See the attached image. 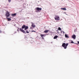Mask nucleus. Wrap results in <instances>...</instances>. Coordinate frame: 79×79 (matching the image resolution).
Wrapping results in <instances>:
<instances>
[{
  "label": "nucleus",
  "instance_id": "23",
  "mask_svg": "<svg viewBox=\"0 0 79 79\" xmlns=\"http://www.w3.org/2000/svg\"><path fill=\"white\" fill-rule=\"evenodd\" d=\"M63 33L64 34V31H63Z\"/></svg>",
  "mask_w": 79,
  "mask_h": 79
},
{
  "label": "nucleus",
  "instance_id": "18",
  "mask_svg": "<svg viewBox=\"0 0 79 79\" xmlns=\"http://www.w3.org/2000/svg\"><path fill=\"white\" fill-rule=\"evenodd\" d=\"M71 44H74V42L73 41H71Z\"/></svg>",
  "mask_w": 79,
  "mask_h": 79
},
{
  "label": "nucleus",
  "instance_id": "14",
  "mask_svg": "<svg viewBox=\"0 0 79 79\" xmlns=\"http://www.w3.org/2000/svg\"><path fill=\"white\" fill-rule=\"evenodd\" d=\"M12 16H16V14H12L11 15Z\"/></svg>",
  "mask_w": 79,
  "mask_h": 79
},
{
  "label": "nucleus",
  "instance_id": "16",
  "mask_svg": "<svg viewBox=\"0 0 79 79\" xmlns=\"http://www.w3.org/2000/svg\"><path fill=\"white\" fill-rule=\"evenodd\" d=\"M26 32L27 33H29V32L27 30H26Z\"/></svg>",
  "mask_w": 79,
  "mask_h": 79
},
{
  "label": "nucleus",
  "instance_id": "2",
  "mask_svg": "<svg viewBox=\"0 0 79 79\" xmlns=\"http://www.w3.org/2000/svg\"><path fill=\"white\" fill-rule=\"evenodd\" d=\"M68 45V43H67L66 44H65V43H64L62 44V47H64V49H66Z\"/></svg>",
  "mask_w": 79,
  "mask_h": 79
},
{
  "label": "nucleus",
  "instance_id": "19",
  "mask_svg": "<svg viewBox=\"0 0 79 79\" xmlns=\"http://www.w3.org/2000/svg\"><path fill=\"white\" fill-rule=\"evenodd\" d=\"M31 32H35V31H31Z\"/></svg>",
  "mask_w": 79,
  "mask_h": 79
},
{
  "label": "nucleus",
  "instance_id": "15",
  "mask_svg": "<svg viewBox=\"0 0 79 79\" xmlns=\"http://www.w3.org/2000/svg\"><path fill=\"white\" fill-rule=\"evenodd\" d=\"M58 29L59 31H61V28H60V27H59L58 28Z\"/></svg>",
  "mask_w": 79,
  "mask_h": 79
},
{
  "label": "nucleus",
  "instance_id": "22",
  "mask_svg": "<svg viewBox=\"0 0 79 79\" xmlns=\"http://www.w3.org/2000/svg\"><path fill=\"white\" fill-rule=\"evenodd\" d=\"M77 42H78V44H79V41H78Z\"/></svg>",
  "mask_w": 79,
  "mask_h": 79
},
{
  "label": "nucleus",
  "instance_id": "10",
  "mask_svg": "<svg viewBox=\"0 0 79 79\" xmlns=\"http://www.w3.org/2000/svg\"><path fill=\"white\" fill-rule=\"evenodd\" d=\"M61 10H66V9L65 7H64V8H61Z\"/></svg>",
  "mask_w": 79,
  "mask_h": 79
},
{
  "label": "nucleus",
  "instance_id": "12",
  "mask_svg": "<svg viewBox=\"0 0 79 79\" xmlns=\"http://www.w3.org/2000/svg\"><path fill=\"white\" fill-rule=\"evenodd\" d=\"M6 19H8V21H11V19L10 18H6Z\"/></svg>",
  "mask_w": 79,
  "mask_h": 79
},
{
  "label": "nucleus",
  "instance_id": "3",
  "mask_svg": "<svg viewBox=\"0 0 79 79\" xmlns=\"http://www.w3.org/2000/svg\"><path fill=\"white\" fill-rule=\"evenodd\" d=\"M5 16H6V18L7 17H9L10 16V12L8 11H7L6 13Z\"/></svg>",
  "mask_w": 79,
  "mask_h": 79
},
{
  "label": "nucleus",
  "instance_id": "5",
  "mask_svg": "<svg viewBox=\"0 0 79 79\" xmlns=\"http://www.w3.org/2000/svg\"><path fill=\"white\" fill-rule=\"evenodd\" d=\"M35 9L36 11H39V12H40V11L42 10V8H40L39 7H36Z\"/></svg>",
  "mask_w": 79,
  "mask_h": 79
},
{
  "label": "nucleus",
  "instance_id": "6",
  "mask_svg": "<svg viewBox=\"0 0 79 79\" xmlns=\"http://www.w3.org/2000/svg\"><path fill=\"white\" fill-rule=\"evenodd\" d=\"M72 37L73 39H76V36L75 35H72Z\"/></svg>",
  "mask_w": 79,
  "mask_h": 79
},
{
  "label": "nucleus",
  "instance_id": "20",
  "mask_svg": "<svg viewBox=\"0 0 79 79\" xmlns=\"http://www.w3.org/2000/svg\"><path fill=\"white\" fill-rule=\"evenodd\" d=\"M2 31L0 30V33H2Z\"/></svg>",
  "mask_w": 79,
  "mask_h": 79
},
{
  "label": "nucleus",
  "instance_id": "17",
  "mask_svg": "<svg viewBox=\"0 0 79 79\" xmlns=\"http://www.w3.org/2000/svg\"><path fill=\"white\" fill-rule=\"evenodd\" d=\"M8 1L9 3H10V2H11V0H8Z\"/></svg>",
  "mask_w": 79,
  "mask_h": 79
},
{
  "label": "nucleus",
  "instance_id": "8",
  "mask_svg": "<svg viewBox=\"0 0 79 79\" xmlns=\"http://www.w3.org/2000/svg\"><path fill=\"white\" fill-rule=\"evenodd\" d=\"M48 31H49V30H46L44 31V32L45 33H47V32H48Z\"/></svg>",
  "mask_w": 79,
  "mask_h": 79
},
{
  "label": "nucleus",
  "instance_id": "4",
  "mask_svg": "<svg viewBox=\"0 0 79 79\" xmlns=\"http://www.w3.org/2000/svg\"><path fill=\"white\" fill-rule=\"evenodd\" d=\"M55 20H60V17L58 15H56L54 18Z\"/></svg>",
  "mask_w": 79,
  "mask_h": 79
},
{
  "label": "nucleus",
  "instance_id": "13",
  "mask_svg": "<svg viewBox=\"0 0 79 79\" xmlns=\"http://www.w3.org/2000/svg\"><path fill=\"white\" fill-rule=\"evenodd\" d=\"M65 36L66 38H69V36H68V35L66 34H65Z\"/></svg>",
  "mask_w": 79,
  "mask_h": 79
},
{
  "label": "nucleus",
  "instance_id": "7",
  "mask_svg": "<svg viewBox=\"0 0 79 79\" xmlns=\"http://www.w3.org/2000/svg\"><path fill=\"white\" fill-rule=\"evenodd\" d=\"M31 24H32L31 26L33 27H35V25L33 24V23H31Z\"/></svg>",
  "mask_w": 79,
  "mask_h": 79
},
{
  "label": "nucleus",
  "instance_id": "9",
  "mask_svg": "<svg viewBox=\"0 0 79 79\" xmlns=\"http://www.w3.org/2000/svg\"><path fill=\"white\" fill-rule=\"evenodd\" d=\"M40 36L42 37H44V36H45V35H43L42 34H40Z\"/></svg>",
  "mask_w": 79,
  "mask_h": 79
},
{
  "label": "nucleus",
  "instance_id": "1",
  "mask_svg": "<svg viewBox=\"0 0 79 79\" xmlns=\"http://www.w3.org/2000/svg\"><path fill=\"white\" fill-rule=\"evenodd\" d=\"M29 27L27 26H26V25H23L22 27L21 28H20V31L23 32V33H26V32L24 30H23V29H24L25 31H26V30H27V29Z\"/></svg>",
  "mask_w": 79,
  "mask_h": 79
},
{
  "label": "nucleus",
  "instance_id": "21",
  "mask_svg": "<svg viewBox=\"0 0 79 79\" xmlns=\"http://www.w3.org/2000/svg\"><path fill=\"white\" fill-rule=\"evenodd\" d=\"M62 32H63L62 31H61V33H62Z\"/></svg>",
  "mask_w": 79,
  "mask_h": 79
},
{
  "label": "nucleus",
  "instance_id": "11",
  "mask_svg": "<svg viewBox=\"0 0 79 79\" xmlns=\"http://www.w3.org/2000/svg\"><path fill=\"white\" fill-rule=\"evenodd\" d=\"M57 38H58V36L56 35L54 37V39H57Z\"/></svg>",
  "mask_w": 79,
  "mask_h": 79
}]
</instances>
